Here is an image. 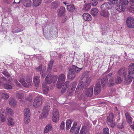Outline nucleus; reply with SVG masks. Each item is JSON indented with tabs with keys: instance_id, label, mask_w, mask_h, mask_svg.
I'll list each match as a JSON object with an SVG mask.
<instances>
[{
	"instance_id": "1",
	"label": "nucleus",
	"mask_w": 134,
	"mask_h": 134,
	"mask_svg": "<svg viewBox=\"0 0 134 134\" xmlns=\"http://www.w3.org/2000/svg\"><path fill=\"white\" fill-rule=\"evenodd\" d=\"M90 80L89 79H87L85 82L82 81L79 83L76 89L75 92L78 94L81 93L84 89L85 94L88 97H91L93 94V86H91L89 88H86L90 83Z\"/></svg>"
},
{
	"instance_id": "2",
	"label": "nucleus",
	"mask_w": 134,
	"mask_h": 134,
	"mask_svg": "<svg viewBox=\"0 0 134 134\" xmlns=\"http://www.w3.org/2000/svg\"><path fill=\"white\" fill-rule=\"evenodd\" d=\"M82 68H80L76 65H72L68 68L67 79L70 80H72L76 76V73H79L82 70Z\"/></svg>"
},
{
	"instance_id": "3",
	"label": "nucleus",
	"mask_w": 134,
	"mask_h": 134,
	"mask_svg": "<svg viewBox=\"0 0 134 134\" xmlns=\"http://www.w3.org/2000/svg\"><path fill=\"white\" fill-rule=\"evenodd\" d=\"M131 68L128 67V72L129 75L125 77L124 82L127 85L130 84L134 77V72L131 69Z\"/></svg>"
},
{
	"instance_id": "4",
	"label": "nucleus",
	"mask_w": 134,
	"mask_h": 134,
	"mask_svg": "<svg viewBox=\"0 0 134 134\" xmlns=\"http://www.w3.org/2000/svg\"><path fill=\"white\" fill-rule=\"evenodd\" d=\"M114 118V114L112 113H110L107 117L106 122L107 124L112 128H114L116 126L115 122L113 120Z\"/></svg>"
},
{
	"instance_id": "5",
	"label": "nucleus",
	"mask_w": 134,
	"mask_h": 134,
	"mask_svg": "<svg viewBox=\"0 0 134 134\" xmlns=\"http://www.w3.org/2000/svg\"><path fill=\"white\" fill-rule=\"evenodd\" d=\"M57 76L52 75L48 74L46 77L45 81L48 84H51L52 83H54L57 81Z\"/></svg>"
},
{
	"instance_id": "6",
	"label": "nucleus",
	"mask_w": 134,
	"mask_h": 134,
	"mask_svg": "<svg viewBox=\"0 0 134 134\" xmlns=\"http://www.w3.org/2000/svg\"><path fill=\"white\" fill-rule=\"evenodd\" d=\"M66 77L63 74H61L59 76L56 84L58 89H60L62 87L65 82Z\"/></svg>"
},
{
	"instance_id": "7",
	"label": "nucleus",
	"mask_w": 134,
	"mask_h": 134,
	"mask_svg": "<svg viewBox=\"0 0 134 134\" xmlns=\"http://www.w3.org/2000/svg\"><path fill=\"white\" fill-rule=\"evenodd\" d=\"M126 23L127 27L130 29L134 28V19L131 17H128L126 19Z\"/></svg>"
},
{
	"instance_id": "8",
	"label": "nucleus",
	"mask_w": 134,
	"mask_h": 134,
	"mask_svg": "<svg viewBox=\"0 0 134 134\" xmlns=\"http://www.w3.org/2000/svg\"><path fill=\"white\" fill-rule=\"evenodd\" d=\"M68 81L69 82L68 86L70 90V91H69V93L68 94L69 96H71L73 92H74L75 90L77 85V83L75 81L71 83V86H70L69 85V81Z\"/></svg>"
},
{
	"instance_id": "9",
	"label": "nucleus",
	"mask_w": 134,
	"mask_h": 134,
	"mask_svg": "<svg viewBox=\"0 0 134 134\" xmlns=\"http://www.w3.org/2000/svg\"><path fill=\"white\" fill-rule=\"evenodd\" d=\"M66 10L65 8L63 6H60L57 10V14L60 17L64 16Z\"/></svg>"
},
{
	"instance_id": "10",
	"label": "nucleus",
	"mask_w": 134,
	"mask_h": 134,
	"mask_svg": "<svg viewBox=\"0 0 134 134\" xmlns=\"http://www.w3.org/2000/svg\"><path fill=\"white\" fill-rule=\"evenodd\" d=\"M42 103V98L41 97H39L35 98L33 104L34 107L37 108L41 105Z\"/></svg>"
},
{
	"instance_id": "11",
	"label": "nucleus",
	"mask_w": 134,
	"mask_h": 134,
	"mask_svg": "<svg viewBox=\"0 0 134 134\" xmlns=\"http://www.w3.org/2000/svg\"><path fill=\"white\" fill-rule=\"evenodd\" d=\"M101 90V85L100 82H97L94 87V93L95 95L98 94L100 91Z\"/></svg>"
},
{
	"instance_id": "12",
	"label": "nucleus",
	"mask_w": 134,
	"mask_h": 134,
	"mask_svg": "<svg viewBox=\"0 0 134 134\" xmlns=\"http://www.w3.org/2000/svg\"><path fill=\"white\" fill-rule=\"evenodd\" d=\"M52 120L53 122H57L59 120V114L57 110H54L53 111Z\"/></svg>"
},
{
	"instance_id": "13",
	"label": "nucleus",
	"mask_w": 134,
	"mask_h": 134,
	"mask_svg": "<svg viewBox=\"0 0 134 134\" xmlns=\"http://www.w3.org/2000/svg\"><path fill=\"white\" fill-rule=\"evenodd\" d=\"M69 82L68 81H66L64 83L62 89L60 93L61 94L64 93L66 91H67V94L68 96L69 93V91L70 90L69 88L68 84Z\"/></svg>"
},
{
	"instance_id": "14",
	"label": "nucleus",
	"mask_w": 134,
	"mask_h": 134,
	"mask_svg": "<svg viewBox=\"0 0 134 134\" xmlns=\"http://www.w3.org/2000/svg\"><path fill=\"white\" fill-rule=\"evenodd\" d=\"M66 9L68 11H69L70 13L75 12H76L77 9L76 6H75L73 4H69L66 5Z\"/></svg>"
},
{
	"instance_id": "15",
	"label": "nucleus",
	"mask_w": 134,
	"mask_h": 134,
	"mask_svg": "<svg viewBox=\"0 0 134 134\" xmlns=\"http://www.w3.org/2000/svg\"><path fill=\"white\" fill-rule=\"evenodd\" d=\"M126 123L125 121H123L122 123H116V127L120 130L124 129V127L126 126Z\"/></svg>"
},
{
	"instance_id": "16",
	"label": "nucleus",
	"mask_w": 134,
	"mask_h": 134,
	"mask_svg": "<svg viewBox=\"0 0 134 134\" xmlns=\"http://www.w3.org/2000/svg\"><path fill=\"white\" fill-rule=\"evenodd\" d=\"M82 16L83 19L86 21H89L92 20L91 15L88 13H84Z\"/></svg>"
},
{
	"instance_id": "17",
	"label": "nucleus",
	"mask_w": 134,
	"mask_h": 134,
	"mask_svg": "<svg viewBox=\"0 0 134 134\" xmlns=\"http://www.w3.org/2000/svg\"><path fill=\"white\" fill-rule=\"evenodd\" d=\"M100 14L101 16L105 18L109 17L110 15L109 11L107 10H101L100 12Z\"/></svg>"
},
{
	"instance_id": "18",
	"label": "nucleus",
	"mask_w": 134,
	"mask_h": 134,
	"mask_svg": "<svg viewBox=\"0 0 134 134\" xmlns=\"http://www.w3.org/2000/svg\"><path fill=\"white\" fill-rule=\"evenodd\" d=\"M107 85L109 87H113L114 86H115L116 84L114 80L112 78L109 79L108 80Z\"/></svg>"
},
{
	"instance_id": "19",
	"label": "nucleus",
	"mask_w": 134,
	"mask_h": 134,
	"mask_svg": "<svg viewBox=\"0 0 134 134\" xmlns=\"http://www.w3.org/2000/svg\"><path fill=\"white\" fill-rule=\"evenodd\" d=\"M21 2L26 7H29L31 5V0H21Z\"/></svg>"
},
{
	"instance_id": "20",
	"label": "nucleus",
	"mask_w": 134,
	"mask_h": 134,
	"mask_svg": "<svg viewBox=\"0 0 134 134\" xmlns=\"http://www.w3.org/2000/svg\"><path fill=\"white\" fill-rule=\"evenodd\" d=\"M126 69L125 67L121 68L118 71V73L120 75L124 77L126 75Z\"/></svg>"
},
{
	"instance_id": "21",
	"label": "nucleus",
	"mask_w": 134,
	"mask_h": 134,
	"mask_svg": "<svg viewBox=\"0 0 134 134\" xmlns=\"http://www.w3.org/2000/svg\"><path fill=\"white\" fill-rule=\"evenodd\" d=\"M125 115L126 117V119L127 123L129 125L132 124V119L133 118L127 112L125 113Z\"/></svg>"
},
{
	"instance_id": "22",
	"label": "nucleus",
	"mask_w": 134,
	"mask_h": 134,
	"mask_svg": "<svg viewBox=\"0 0 134 134\" xmlns=\"http://www.w3.org/2000/svg\"><path fill=\"white\" fill-rule=\"evenodd\" d=\"M108 80L107 77H106L103 78L101 80V85L103 88H106L107 86H108Z\"/></svg>"
},
{
	"instance_id": "23",
	"label": "nucleus",
	"mask_w": 134,
	"mask_h": 134,
	"mask_svg": "<svg viewBox=\"0 0 134 134\" xmlns=\"http://www.w3.org/2000/svg\"><path fill=\"white\" fill-rule=\"evenodd\" d=\"M40 76H35L34 77L33 81L36 87L38 86L40 83Z\"/></svg>"
},
{
	"instance_id": "24",
	"label": "nucleus",
	"mask_w": 134,
	"mask_h": 134,
	"mask_svg": "<svg viewBox=\"0 0 134 134\" xmlns=\"http://www.w3.org/2000/svg\"><path fill=\"white\" fill-rule=\"evenodd\" d=\"M73 121L71 119H67L66 121V129L69 130L70 128L71 125Z\"/></svg>"
},
{
	"instance_id": "25",
	"label": "nucleus",
	"mask_w": 134,
	"mask_h": 134,
	"mask_svg": "<svg viewBox=\"0 0 134 134\" xmlns=\"http://www.w3.org/2000/svg\"><path fill=\"white\" fill-rule=\"evenodd\" d=\"M7 124L9 126H12L15 124L14 120L11 117H9L7 118Z\"/></svg>"
},
{
	"instance_id": "26",
	"label": "nucleus",
	"mask_w": 134,
	"mask_h": 134,
	"mask_svg": "<svg viewBox=\"0 0 134 134\" xmlns=\"http://www.w3.org/2000/svg\"><path fill=\"white\" fill-rule=\"evenodd\" d=\"M116 10L118 11L121 12L125 11V7L122 5L118 4L116 7Z\"/></svg>"
},
{
	"instance_id": "27",
	"label": "nucleus",
	"mask_w": 134,
	"mask_h": 134,
	"mask_svg": "<svg viewBox=\"0 0 134 134\" xmlns=\"http://www.w3.org/2000/svg\"><path fill=\"white\" fill-rule=\"evenodd\" d=\"M42 87L43 92L45 93H47L49 89V87L46 83H43L42 84Z\"/></svg>"
},
{
	"instance_id": "28",
	"label": "nucleus",
	"mask_w": 134,
	"mask_h": 134,
	"mask_svg": "<svg viewBox=\"0 0 134 134\" xmlns=\"http://www.w3.org/2000/svg\"><path fill=\"white\" fill-rule=\"evenodd\" d=\"M54 62V60H51L49 62L48 64L47 71H48L50 72L51 71L52 67L53 66V64Z\"/></svg>"
},
{
	"instance_id": "29",
	"label": "nucleus",
	"mask_w": 134,
	"mask_h": 134,
	"mask_svg": "<svg viewBox=\"0 0 134 134\" xmlns=\"http://www.w3.org/2000/svg\"><path fill=\"white\" fill-rule=\"evenodd\" d=\"M52 127L51 124H48L45 127L44 132L45 133H48L52 130Z\"/></svg>"
},
{
	"instance_id": "30",
	"label": "nucleus",
	"mask_w": 134,
	"mask_h": 134,
	"mask_svg": "<svg viewBox=\"0 0 134 134\" xmlns=\"http://www.w3.org/2000/svg\"><path fill=\"white\" fill-rule=\"evenodd\" d=\"M98 11L97 9L95 8H93L91 10V13L93 16H95L97 15Z\"/></svg>"
},
{
	"instance_id": "31",
	"label": "nucleus",
	"mask_w": 134,
	"mask_h": 134,
	"mask_svg": "<svg viewBox=\"0 0 134 134\" xmlns=\"http://www.w3.org/2000/svg\"><path fill=\"white\" fill-rule=\"evenodd\" d=\"M24 117H30V109L28 108H27L24 109Z\"/></svg>"
},
{
	"instance_id": "32",
	"label": "nucleus",
	"mask_w": 134,
	"mask_h": 134,
	"mask_svg": "<svg viewBox=\"0 0 134 134\" xmlns=\"http://www.w3.org/2000/svg\"><path fill=\"white\" fill-rule=\"evenodd\" d=\"M33 6L35 7H37L40 5L41 3L42 0H32Z\"/></svg>"
},
{
	"instance_id": "33",
	"label": "nucleus",
	"mask_w": 134,
	"mask_h": 134,
	"mask_svg": "<svg viewBox=\"0 0 134 134\" xmlns=\"http://www.w3.org/2000/svg\"><path fill=\"white\" fill-rule=\"evenodd\" d=\"M87 133V127L85 125L82 126L80 132L79 134H86Z\"/></svg>"
},
{
	"instance_id": "34",
	"label": "nucleus",
	"mask_w": 134,
	"mask_h": 134,
	"mask_svg": "<svg viewBox=\"0 0 134 134\" xmlns=\"http://www.w3.org/2000/svg\"><path fill=\"white\" fill-rule=\"evenodd\" d=\"M16 103V101L14 98L9 99V103L11 106H14L15 105Z\"/></svg>"
},
{
	"instance_id": "35",
	"label": "nucleus",
	"mask_w": 134,
	"mask_h": 134,
	"mask_svg": "<svg viewBox=\"0 0 134 134\" xmlns=\"http://www.w3.org/2000/svg\"><path fill=\"white\" fill-rule=\"evenodd\" d=\"M48 114V113L43 111L40 115L39 118L41 119L46 118Z\"/></svg>"
},
{
	"instance_id": "36",
	"label": "nucleus",
	"mask_w": 134,
	"mask_h": 134,
	"mask_svg": "<svg viewBox=\"0 0 134 134\" xmlns=\"http://www.w3.org/2000/svg\"><path fill=\"white\" fill-rule=\"evenodd\" d=\"M59 5L55 1L52 2L51 4V7L53 9H56Z\"/></svg>"
},
{
	"instance_id": "37",
	"label": "nucleus",
	"mask_w": 134,
	"mask_h": 134,
	"mask_svg": "<svg viewBox=\"0 0 134 134\" xmlns=\"http://www.w3.org/2000/svg\"><path fill=\"white\" fill-rule=\"evenodd\" d=\"M16 96L17 98L19 99H21L23 97V93L19 91L16 92Z\"/></svg>"
},
{
	"instance_id": "38",
	"label": "nucleus",
	"mask_w": 134,
	"mask_h": 134,
	"mask_svg": "<svg viewBox=\"0 0 134 134\" xmlns=\"http://www.w3.org/2000/svg\"><path fill=\"white\" fill-rule=\"evenodd\" d=\"M6 111L8 114L10 115L11 116H12L14 114L13 110L9 108H7L6 109Z\"/></svg>"
},
{
	"instance_id": "39",
	"label": "nucleus",
	"mask_w": 134,
	"mask_h": 134,
	"mask_svg": "<svg viewBox=\"0 0 134 134\" xmlns=\"http://www.w3.org/2000/svg\"><path fill=\"white\" fill-rule=\"evenodd\" d=\"M122 81V80L119 77H117L115 79L114 81L115 83L119 84Z\"/></svg>"
},
{
	"instance_id": "40",
	"label": "nucleus",
	"mask_w": 134,
	"mask_h": 134,
	"mask_svg": "<svg viewBox=\"0 0 134 134\" xmlns=\"http://www.w3.org/2000/svg\"><path fill=\"white\" fill-rule=\"evenodd\" d=\"M91 5L90 3H88L87 4H85L84 6V9L85 10L88 11L91 8Z\"/></svg>"
},
{
	"instance_id": "41",
	"label": "nucleus",
	"mask_w": 134,
	"mask_h": 134,
	"mask_svg": "<svg viewBox=\"0 0 134 134\" xmlns=\"http://www.w3.org/2000/svg\"><path fill=\"white\" fill-rule=\"evenodd\" d=\"M102 134H109V129L107 127L103 128Z\"/></svg>"
},
{
	"instance_id": "42",
	"label": "nucleus",
	"mask_w": 134,
	"mask_h": 134,
	"mask_svg": "<svg viewBox=\"0 0 134 134\" xmlns=\"http://www.w3.org/2000/svg\"><path fill=\"white\" fill-rule=\"evenodd\" d=\"M50 107L48 105H45L43 108V111L47 113L48 112Z\"/></svg>"
},
{
	"instance_id": "43",
	"label": "nucleus",
	"mask_w": 134,
	"mask_h": 134,
	"mask_svg": "<svg viewBox=\"0 0 134 134\" xmlns=\"http://www.w3.org/2000/svg\"><path fill=\"white\" fill-rule=\"evenodd\" d=\"M1 73L6 76L10 77V76L8 71L5 69H4L2 71Z\"/></svg>"
},
{
	"instance_id": "44",
	"label": "nucleus",
	"mask_w": 134,
	"mask_h": 134,
	"mask_svg": "<svg viewBox=\"0 0 134 134\" xmlns=\"http://www.w3.org/2000/svg\"><path fill=\"white\" fill-rule=\"evenodd\" d=\"M107 9H110L112 8L113 4H110L108 2L106 3Z\"/></svg>"
},
{
	"instance_id": "45",
	"label": "nucleus",
	"mask_w": 134,
	"mask_h": 134,
	"mask_svg": "<svg viewBox=\"0 0 134 134\" xmlns=\"http://www.w3.org/2000/svg\"><path fill=\"white\" fill-rule=\"evenodd\" d=\"M2 96L3 98L6 99H8L9 97L8 93H3Z\"/></svg>"
},
{
	"instance_id": "46",
	"label": "nucleus",
	"mask_w": 134,
	"mask_h": 134,
	"mask_svg": "<svg viewBox=\"0 0 134 134\" xmlns=\"http://www.w3.org/2000/svg\"><path fill=\"white\" fill-rule=\"evenodd\" d=\"M30 117H24V121L25 124H28L30 122Z\"/></svg>"
},
{
	"instance_id": "47",
	"label": "nucleus",
	"mask_w": 134,
	"mask_h": 134,
	"mask_svg": "<svg viewBox=\"0 0 134 134\" xmlns=\"http://www.w3.org/2000/svg\"><path fill=\"white\" fill-rule=\"evenodd\" d=\"M110 10L109 11V12H110V13L111 15L113 16L115 15L116 14V11L115 9H110Z\"/></svg>"
},
{
	"instance_id": "48",
	"label": "nucleus",
	"mask_w": 134,
	"mask_h": 134,
	"mask_svg": "<svg viewBox=\"0 0 134 134\" xmlns=\"http://www.w3.org/2000/svg\"><path fill=\"white\" fill-rule=\"evenodd\" d=\"M90 3L93 6H96L97 5L98 2L96 0H92L90 2Z\"/></svg>"
},
{
	"instance_id": "49",
	"label": "nucleus",
	"mask_w": 134,
	"mask_h": 134,
	"mask_svg": "<svg viewBox=\"0 0 134 134\" xmlns=\"http://www.w3.org/2000/svg\"><path fill=\"white\" fill-rule=\"evenodd\" d=\"M26 81L27 84V83L30 86L31 85L32 82L31 79L27 77L26 79Z\"/></svg>"
},
{
	"instance_id": "50",
	"label": "nucleus",
	"mask_w": 134,
	"mask_h": 134,
	"mask_svg": "<svg viewBox=\"0 0 134 134\" xmlns=\"http://www.w3.org/2000/svg\"><path fill=\"white\" fill-rule=\"evenodd\" d=\"M42 65L40 64V65L38 67H36L35 69L38 72H41L42 70Z\"/></svg>"
},
{
	"instance_id": "51",
	"label": "nucleus",
	"mask_w": 134,
	"mask_h": 134,
	"mask_svg": "<svg viewBox=\"0 0 134 134\" xmlns=\"http://www.w3.org/2000/svg\"><path fill=\"white\" fill-rule=\"evenodd\" d=\"M4 87L7 89H11L12 88V87L10 85L7 84H4Z\"/></svg>"
},
{
	"instance_id": "52",
	"label": "nucleus",
	"mask_w": 134,
	"mask_h": 134,
	"mask_svg": "<svg viewBox=\"0 0 134 134\" xmlns=\"http://www.w3.org/2000/svg\"><path fill=\"white\" fill-rule=\"evenodd\" d=\"M21 31V30L20 28L16 27L13 29V32L17 33Z\"/></svg>"
},
{
	"instance_id": "53",
	"label": "nucleus",
	"mask_w": 134,
	"mask_h": 134,
	"mask_svg": "<svg viewBox=\"0 0 134 134\" xmlns=\"http://www.w3.org/2000/svg\"><path fill=\"white\" fill-rule=\"evenodd\" d=\"M100 8L102 10H105L107 9L106 3L102 4L100 6Z\"/></svg>"
},
{
	"instance_id": "54",
	"label": "nucleus",
	"mask_w": 134,
	"mask_h": 134,
	"mask_svg": "<svg viewBox=\"0 0 134 134\" xmlns=\"http://www.w3.org/2000/svg\"><path fill=\"white\" fill-rule=\"evenodd\" d=\"M120 2L122 5H126L129 3V2L127 0H123L122 2Z\"/></svg>"
},
{
	"instance_id": "55",
	"label": "nucleus",
	"mask_w": 134,
	"mask_h": 134,
	"mask_svg": "<svg viewBox=\"0 0 134 134\" xmlns=\"http://www.w3.org/2000/svg\"><path fill=\"white\" fill-rule=\"evenodd\" d=\"M65 123L64 121H62L60 125V129L62 130L64 129Z\"/></svg>"
},
{
	"instance_id": "56",
	"label": "nucleus",
	"mask_w": 134,
	"mask_h": 134,
	"mask_svg": "<svg viewBox=\"0 0 134 134\" xmlns=\"http://www.w3.org/2000/svg\"><path fill=\"white\" fill-rule=\"evenodd\" d=\"M129 67L131 68V69L132 70L134 73V63H132L130 65H129Z\"/></svg>"
},
{
	"instance_id": "57",
	"label": "nucleus",
	"mask_w": 134,
	"mask_h": 134,
	"mask_svg": "<svg viewBox=\"0 0 134 134\" xmlns=\"http://www.w3.org/2000/svg\"><path fill=\"white\" fill-rule=\"evenodd\" d=\"M19 81L21 83L25 84V85H27V83L23 79H20Z\"/></svg>"
},
{
	"instance_id": "58",
	"label": "nucleus",
	"mask_w": 134,
	"mask_h": 134,
	"mask_svg": "<svg viewBox=\"0 0 134 134\" xmlns=\"http://www.w3.org/2000/svg\"><path fill=\"white\" fill-rule=\"evenodd\" d=\"M40 74L41 77L43 78H44L46 75V73H44L43 71L40 72Z\"/></svg>"
},
{
	"instance_id": "59",
	"label": "nucleus",
	"mask_w": 134,
	"mask_h": 134,
	"mask_svg": "<svg viewBox=\"0 0 134 134\" xmlns=\"http://www.w3.org/2000/svg\"><path fill=\"white\" fill-rule=\"evenodd\" d=\"M75 127H74L73 126H72L70 130V132L72 133L74 132L75 131Z\"/></svg>"
},
{
	"instance_id": "60",
	"label": "nucleus",
	"mask_w": 134,
	"mask_h": 134,
	"mask_svg": "<svg viewBox=\"0 0 134 134\" xmlns=\"http://www.w3.org/2000/svg\"><path fill=\"white\" fill-rule=\"evenodd\" d=\"M63 54L62 53H59L58 54V56L60 59H61V58H63Z\"/></svg>"
},
{
	"instance_id": "61",
	"label": "nucleus",
	"mask_w": 134,
	"mask_h": 134,
	"mask_svg": "<svg viewBox=\"0 0 134 134\" xmlns=\"http://www.w3.org/2000/svg\"><path fill=\"white\" fill-rule=\"evenodd\" d=\"M68 18L67 16H65V18L63 19L62 21V22L63 23H64L67 20V19Z\"/></svg>"
},
{
	"instance_id": "62",
	"label": "nucleus",
	"mask_w": 134,
	"mask_h": 134,
	"mask_svg": "<svg viewBox=\"0 0 134 134\" xmlns=\"http://www.w3.org/2000/svg\"><path fill=\"white\" fill-rule=\"evenodd\" d=\"M130 3L131 5L134 6V0H131Z\"/></svg>"
},
{
	"instance_id": "63",
	"label": "nucleus",
	"mask_w": 134,
	"mask_h": 134,
	"mask_svg": "<svg viewBox=\"0 0 134 134\" xmlns=\"http://www.w3.org/2000/svg\"><path fill=\"white\" fill-rule=\"evenodd\" d=\"M27 100L30 102L32 100V98L31 97H27Z\"/></svg>"
},
{
	"instance_id": "64",
	"label": "nucleus",
	"mask_w": 134,
	"mask_h": 134,
	"mask_svg": "<svg viewBox=\"0 0 134 134\" xmlns=\"http://www.w3.org/2000/svg\"><path fill=\"white\" fill-rule=\"evenodd\" d=\"M129 125L132 129L134 130V122L133 123V124L132 125L131 124V125Z\"/></svg>"
}]
</instances>
